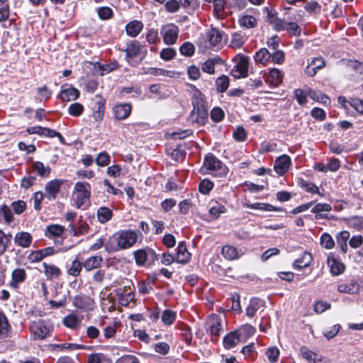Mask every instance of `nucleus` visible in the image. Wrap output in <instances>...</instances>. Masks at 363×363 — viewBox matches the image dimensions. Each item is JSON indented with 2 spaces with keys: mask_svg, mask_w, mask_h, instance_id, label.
Wrapping results in <instances>:
<instances>
[{
  "mask_svg": "<svg viewBox=\"0 0 363 363\" xmlns=\"http://www.w3.org/2000/svg\"><path fill=\"white\" fill-rule=\"evenodd\" d=\"M138 240L137 232L132 230H121L115 233L105 243L108 252H115L133 247Z\"/></svg>",
  "mask_w": 363,
  "mask_h": 363,
  "instance_id": "1",
  "label": "nucleus"
},
{
  "mask_svg": "<svg viewBox=\"0 0 363 363\" xmlns=\"http://www.w3.org/2000/svg\"><path fill=\"white\" fill-rule=\"evenodd\" d=\"M190 87L193 90L191 98L193 109L188 120L191 123L203 125L208 121L207 104L205 96L194 85L191 84Z\"/></svg>",
  "mask_w": 363,
  "mask_h": 363,
  "instance_id": "2",
  "label": "nucleus"
},
{
  "mask_svg": "<svg viewBox=\"0 0 363 363\" xmlns=\"http://www.w3.org/2000/svg\"><path fill=\"white\" fill-rule=\"evenodd\" d=\"M91 196V185L84 182H77L73 189V200L77 208L88 206Z\"/></svg>",
  "mask_w": 363,
  "mask_h": 363,
  "instance_id": "3",
  "label": "nucleus"
},
{
  "mask_svg": "<svg viewBox=\"0 0 363 363\" xmlns=\"http://www.w3.org/2000/svg\"><path fill=\"white\" fill-rule=\"evenodd\" d=\"M203 167L215 177H225L228 172V167L213 154L206 156Z\"/></svg>",
  "mask_w": 363,
  "mask_h": 363,
  "instance_id": "4",
  "label": "nucleus"
},
{
  "mask_svg": "<svg viewBox=\"0 0 363 363\" xmlns=\"http://www.w3.org/2000/svg\"><path fill=\"white\" fill-rule=\"evenodd\" d=\"M227 41L226 34L216 28H212L206 33V42L211 48L220 49Z\"/></svg>",
  "mask_w": 363,
  "mask_h": 363,
  "instance_id": "5",
  "label": "nucleus"
},
{
  "mask_svg": "<svg viewBox=\"0 0 363 363\" xmlns=\"http://www.w3.org/2000/svg\"><path fill=\"white\" fill-rule=\"evenodd\" d=\"M235 65L231 70L232 75L237 79L247 76L249 57L243 55H238L234 59Z\"/></svg>",
  "mask_w": 363,
  "mask_h": 363,
  "instance_id": "6",
  "label": "nucleus"
},
{
  "mask_svg": "<svg viewBox=\"0 0 363 363\" xmlns=\"http://www.w3.org/2000/svg\"><path fill=\"white\" fill-rule=\"evenodd\" d=\"M179 33L177 26L174 23L163 25L160 29V34L164 43L166 45H174L177 43Z\"/></svg>",
  "mask_w": 363,
  "mask_h": 363,
  "instance_id": "7",
  "label": "nucleus"
},
{
  "mask_svg": "<svg viewBox=\"0 0 363 363\" xmlns=\"http://www.w3.org/2000/svg\"><path fill=\"white\" fill-rule=\"evenodd\" d=\"M206 330L211 335L215 337H218L220 331L223 330L221 316L217 314L210 315L206 320Z\"/></svg>",
  "mask_w": 363,
  "mask_h": 363,
  "instance_id": "8",
  "label": "nucleus"
},
{
  "mask_svg": "<svg viewBox=\"0 0 363 363\" xmlns=\"http://www.w3.org/2000/svg\"><path fill=\"white\" fill-rule=\"evenodd\" d=\"M73 306L83 311H90L95 308V301L89 296L80 294L75 296L72 300Z\"/></svg>",
  "mask_w": 363,
  "mask_h": 363,
  "instance_id": "9",
  "label": "nucleus"
},
{
  "mask_svg": "<svg viewBox=\"0 0 363 363\" xmlns=\"http://www.w3.org/2000/svg\"><path fill=\"white\" fill-rule=\"evenodd\" d=\"M63 181L61 179H53L48 182L45 186V196L49 201H54L60 191Z\"/></svg>",
  "mask_w": 363,
  "mask_h": 363,
  "instance_id": "10",
  "label": "nucleus"
},
{
  "mask_svg": "<svg viewBox=\"0 0 363 363\" xmlns=\"http://www.w3.org/2000/svg\"><path fill=\"white\" fill-rule=\"evenodd\" d=\"M27 278V273L24 269L16 268L11 272V279L9 283V286L14 289L17 290L19 288V285L23 283Z\"/></svg>",
  "mask_w": 363,
  "mask_h": 363,
  "instance_id": "11",
  "label": "nucleus"
},
{
  "mask_svg": "<svg viewBox=\"0 0 363 363\" xmlns=\"http://www.w3.org/2000/svg\"><path fill=\"white\" fill-rule=\"evenodd\" d=\"M30 330L35 335V337L38 339L46 337L50 333L49 328L42 320L33 321L30 325Z\"/></svg>",
  "mask_w": 363,
  "mask_h": 363,
  "instance_id": "12",
  "label": "nucleus"
},
{
  "mask_svg": "<svg viewBox=\"0 0 363 363\" xmlns=\"http://www.w3.org/2000/svg\"><path fill=\"white\" fill-rule=\"evenodd\" d=\"M291 164V159L286 155H283L277 158L274 162V170L275 172L279 174H284Z\"/></svg>",
  "mask_w": 363,
  "mask_h": 363,
  "instance_id": "13",
  "label": "nucleus"
},
{
  "mask_svg": "<svg viewBox=\"0 0 363 363\" xmlns=\"http://www.w3.org/2000/svg\"><path fill=\"white\" fill-rule=\"evenodd\" d=\"M55 252L52 247H48L42 250L33 251L28 255V259L31 262H38L43 258L54 255Z\"/></svg>",
  "mask_w": 363,
  "mask_h": 363,
  "instance_id": "14",
  "label": "nucleus"
},
{
  "mask_svg": "<svg viewBox=\"0 0 363 363\" xmlns=\"http://www.w3.org/2000/svg\"><path fill=\"white\" fill-rule=\"evenodd\" d=\"M113 112L116 120H124L130 114L131 106L128 104H117L113 106Z\"/></svg>",
  "mask_w": 363,
  "mask_h": 363,
  "instance_id": "15",
  "label": "nucleus"
},
{
  "mask_svg": "<svg viewBox=\"0 0 363 363\" xmlns=\"http://www.w3.org/2000/svg\"><path fill=\"white\" fill-rule=\"evenodd\" d=\"M191 255L188 251L186 245L181 242L177 248L176 262L179 264H186L190 261Z\"/></svg>",
  "mask_w": 363,
  "mask_h": 363,
  "instance_id": "16",
  "label": "nucleus"
},
{
  "mask_svg": "<svg viewBox=\"0 0 363 363\" xmlns=\"http://www.w3.org/2000/svg\"><path fill=\"white\" fill-rule=\"evenodd\" d=\"M33 240L32 235L28 232H19L14 237V242L16 245L26 248L28 247Z\"/></svg>",
  "mask_w": 363,
  "mask_h": 363,
  "instance_id": "17",
  "label": "nucleus"
},
{
  "mask_svg": "<svg viewBox=\"0 0 363 363\" xmlns=\"http://www.w3.org/2000/svg\"><path fill=\"white\" fill-rule=\"evenodd\" d=\"M209 206V215L214 220L218 219L221 214L227 211L225 206L216 201H211Z\"/></svg>",
  "mask_w": 363,
  "mask_h": 363,
  "instance_id": "18",
  "label": "nucleus"
},
{
  "mask_svg": "<svg viewBox=\"0 0 363 363\" xmlns=\"http://www.w3.org/2000/svg\"><path fill=\"white\" fill-rule=\"evenodd\" d=\"M241 341V337H240V335L235 330L224 337L223 346L225 349L230 350L235 347Z\"/></svg>",
  "mask_w": 363,
  "mask_h": 363,
  "instance_id": "19",
  "label": "nucleus"
},
{
  "mask_svg": "<svg viewBox=\"0 0 363 363\" xmlns=\"http://www.w3.org/2000/svg\"><path fill=\"white\" fill-rule=\"evenodd\" d=\"M359 290V285L357 281L352 279L349 283L340 284L337 286V291L340 293H346L349 294H355Z\"/></svg>",
  "mask_w": 363,
  "mask_h": 363,
  "instance_id": "20",
  "label": "nucleus"
},
{
  "mask_svg": "<svg viewBox=\"0 0 363 363\" xmlns=\"http://www.w3.org/2000/svg\"><path fill=\"white\" fill-rule=\"evenodd\" d=\"M134 257L135 259V262L139 266H143L145 264L147 257L155 256V252L151 249H141L134 252L133 253Z\"/></svg>",
  "mask_w": 363,
  "mask_h": 363,
  "instance_id": "21",
  "label": "nucleus"
},
{
  "mask_svg": "<svg viewBox=\"0 0 363 363\" xmlns=\"http://www.w3.org/2000/svg\"><path fill=\"white\" fill-rule=\"evenodd\" d=\"M43 267L44 268V274L49 280L58 279L62 274L60 269L54 264H48L46 262H43Z\"/></svg>",
  "mask_w": 363,
  "mask_h": 363,
  "instance_id": "22",
  "label": "nucleus"
},
{
  "mask_svg": "<svg viewBox=\"0 0 363 363\" xmlns=\"http://www.w3.org/2000/svg\"><path fill=\"white\" fill-rule=\"evenodd\" d=\"M143 28V24L141 21L134 20L129 22L125 26V30L128 35L134 38L139 35Z\"/></svg>",
  "mask_w": 363,
  "mask_h": 363,
  "instance_id": "23",
  "label": "nucleus"
},
{
  "mask_svg": "<svg viewBox=\"0 0 363 363\" xmlns=\"http://www.w3.org/2000/svg\"><path fill=\"white\" fill-rule=\"evenodd\" d=\"M79 91L72 86L62 89L60 94V97L63 101H70L76 100L79 96Z\"/></svg>",
  "mask_w": 363,
  "mask_h": 363,
  "instance_id": "24",
  "label": "nucleus"
},
{
  "mask_svg": "<svg viewBox=\"0 0 363 363\" xmlns=\"http://www.w3.org/2000/svg\"><path fill=\"white\" fill-rule=\"evenodd\" d=\"M328 265L330 269L331 274L335 276L340 275L345 271L344 264L333 257H328Z\"/></svg>",
  "mask_w": 363,
  "mask_h": 363,
  "instance_id": "25",
  "label": "nucleus"
},
{
  "mask_svg": "<svg viewBox=\"0 0 363 363\" xmlns=\"http://www.w3.org/2000/svg\"><path fill=\"white\" fill-rule=\"evenodd\" d=\"M313 261V257L311 254L305 252L301 256L296 259L293 264L294 268L296 269H301L303 268H306L310 265L311 262Z\"/></svg>",
  "mask_w": 363,
  "mask_h": 363,
  "instance_id": "26",
  "label": "nucleus"
},
{
  "mask_svg": "<svg viewBox=\"0 0 363 363\" xmlns=\"http://www.w3.org/2000/svg\"><path fill=\"white\" fill-rule=\"evenodd\" d=\"M301 356L309 363H317L322 362V358L318 354L313 352L308 347L303 346L300 349Z\"/></svg>",
  "mask_w": 363,
  "mask_h": 363,
  "instance_id": "27",
  "label": "nucleus"
},
{
  "mask_svg": "<svg viewBox=\"0 0 363 363\" xmlns=\"http://www.w3.org/2000/svg\"><path fill=\"white\" fill-rule=\"evenodd\" d=\"M103 258L100 255L91 256L87 258L83 263V267L86 271L98 269L101 265Z\"/></svg>",
  "mask_w": 363,
  "mask_h": 363,
  "instance_id": "28",
  "label": "nucleus"
},
{
  "mask_svg": "<svg viewBox=\"0 0 363 363\" xmlns=\"http://www.w3.org/2000/svg\"><path fill=\"white\" fill-rule=\"evenodd\" d=\"M82 320L77 315L70 313L63 318L62 323L66 327L75 330L80 326Z\"/></svg>",
  "mask_w": 363,
  "mask_h": 363,
  "instance_id": "29",
  "label": "nucleus"
},
{
  "mask_svg": "<svg viewBox=\"0 0 363 363\" xmlns=\"http://www.w3.org/2000/svg\"><path fill=\"white\" fill-rule=\"evenodd\" d=\"M264 303L262 300L257 298H253L250 301V303L246 308L247 316L252 318L255 316L257 311L262 307Z\"/></svg>",
  "mask_w": 363,
  "mask_h": 363,
  "instance_id": "30",
  "label": "nucleus"
},
{
  "mask_svg": "<svg viewBox=\"0 0 363 363\" xmlns=\"http://www.w3.org/2000/svg\"><path fill=\"white\" fill-rule=\"evenodd\" d=\"M142 45L137 40H133L127 45L125 50L126 58H132L136 57L140 52Z\"/></svg>",
  "mask_w": 363,
  "mask_h": 363,
  "instance_id": "31",
  "label": "nucleus"
},
{
  "mask_svg": "<svg viewBox=\"0 0 363 363\" xmlns=\"http://www.w3.org/2000/svg\"><path fill=\"white\" fill-rule=\"evenodd\" d=\"M97 218L100 223L104 224L109 221L113 217L112 211L105 206L99 207L96 212Z\"/></svg>",
  "mask_w": 363,
  "mask_h": 363,
  "instance_id": "32",
  "label": "nucleus"
},
{
  "mask_svg": "<svg viewBox=\"0 0 363 363\" xmlns=\"http://www.w3.org/2000/svg\"><path fill=\"white\" fill-rule=\"evenodd\" d=\"M332 209V207L330 204L324 203H318L315 204L313 208L311 209V211L315 214V218L316 219H321L326 217L324 214H323V212H329Z\"/></svg>",
  "mask_w": 363,
  "mask_h": 363,
  "instance_id": "33",
  "label": "nucleus"
},
{
  "mask_svg": "<svg viewBox=\"0 0 363 363\" xmlns=\"http://www.w3.org/2000/svg\"><path fill=\"white\" fill-rule=\"evenodd\" d=\"M221 62L222 60L218 57L210 58L202 64L201 69L204 72L212 74L215 72V65Z\"/></svg>",
  "mask_w": 363,
  "mask_h": 363,
  "instance_id": "34",
  "label": "nucleus"
},
{
  "mask_svg": "<svg viewBox=\"0 0 363 363\" xmlns=\"http://www.w3.org/2000/svg\"><path fill=\"white\" fill-rule=\"evenodd\" d=\"M282 81V75L279 69H271L267 77V82H270L273 86H278Z\"/></svg>",
  "mask_w": 363,
  "mask_h": 363,
  "instance_id": "35",
  "label": "nucleus"
},
{
  "mask_svg": "<svg viewBox=\"0 0 363 363\" xmlns=\"http://www.w3.org/2000/svg\"><path fill=\"white\" fill-rule=\"evenodd\" d=\"M222 255L228 260L235 259L239 257L237 248L231 245L224 246L222 248Z\"/></svg>",
  "mask_w": 363,
  "mask_h": 363,
  "instance_id": "36",
  "label": "nucleus"
},
{
  "mask_svg": "<svg viewBox=\"0 0 363 363\" xmlns=\"http://www.w3.org/2000/svg\"><path fill=\"white\" fill-rule=\"evenodd\" d=\"M11 234H6L0 229V256L6 251L9 244L11 240Z\"/></svg>",
  "mask_w": 363,
  "mask_h": 363,
  "instance_id": "37",
  "label": "nucleus"
},
{
  "mask_svg": "<svg viewBox=\"0 0 363 363\" xmlns=\"http://www.w3.org/2000/svg\"><path fill=\"white\" fill-rule=\"evenodd\" d=\"M271 58V53L266 48L258 50L255 55L256 62L264 65Z\"/></svg>",
  "mask_w": 363,
  "mask_h": 363,
  "instance_id": "38",
  "label": "nucleus"
},
{
  "mask_svg": "<svg viewBox=\"0 0 363 363\" xmlns=\"http://www.w3.org/2000/svg\"><path fill=\"white\" fill-rule=\"evenodd\" d=\"M255 331V329L249 324L241 326L238 330H236L238 334L241 337V340H243L250 336H252Z\"/></svg>",
  "mask_w": 363,
  "mask_h": 363,
  "instance_id": "39",
  "label": "nucleus"
},
{
  "mask_svg": "<svg viewBox=\"0 0 363 363\" xmlns=\"http://www.w3.org/2000/svg\"><path fill=\"white\" fill-rule=\"evenodd\" d=\"M87 363H112V362L106 355L96 353L89 356Z\"/></svg>",
  "mask_w": 363,
  "mask_h": 363,
  "instance_id": "40",
  "label": "nucleus"
},
{
  "mask_svg": "<svg viewBox=\"0 0 363 363\" xmlns=\"http://www.w3.org/2000/svg\"><path fill=\"white\" fill-rule=\"evenodd\" d=\"M34 170L40 176L48 177L50 173V168L45 167L41 162H35L33 164Z\"/></svg>",
  "mask_w": 363,
  "mask_h": 363,
  "instance_id": "41",
  "label": "nucleus"
},
{
  "mask_svg": "<svg viewBox=\"0 0 363 363\" xmlns=\"http://www.w3.org/2000/svg\"><path fill=\"white\" fill-rule=\"evenodd\" d=\"M64 231V228L60 225H52L47 228L45 234L48 237H60Z\"/></svg>",
  "mask_w": 363,
  "mask_h": 363,
  "instance_id": "42",
  "label": "nucleus"
},
{
  "mask_svg": "<svg viewBox=\"0 0 363 363\" xmlns=\"http://www.w3.org/2000/svg\"><path fill=\"white\" fill-rule=\"evenodd\" d=\"M247 207L251 209H257L265 211H279V209L274 206L264 203H255L247 205Z\"/></svg>",
  "mask_w": 363,
  "mask_h": 363,
  "instance_id": "43",
  "label": "nucleus"
},
{
  "mask_svg": "<svg viewBox=\"0 0 363 363\" xmlns=\"http://www.w3.org/2000/svg\"><path fill=\"white\" fill-rule=\"evenodd\" d=\"M217 90L219 92H225L229 86V78L225 75L219 77L216 81Z\"/></svg>",
  "mask_w": 363,
  "mask_h": 363,
  "instance_id": "44",
  "label": "nucleus"
},
{
  "mask_svg": "<svg viewBox=\"0 0 363 363\" xmlns=\"http://www.w3.org/2000/svg\"><path fill=\"white\" fill-rule=\"evenodd\" d=\"M82 263L77 259V258H76L72 261L71 266L67 270V273L68 274L76 277L79 275L82 271Z\"/></svg>",
  "mask_w": 363,
  "mask_h": 363,
  "instance_id": "45",
  "label": "nucleus"
},
{
  "mask_svg": "<svg viewBox=\"0 0 363 363\" xmlns=\"http://www.w3.org/2000/svg\"><path fill=\"white\" fill-rule=\"evenodd\" d=\"M241 26L246 28H254L257 25V20L252 16H244L239 20Z\"/></svg>",
  "mask_w": 363,
  "mask_h": 363,
  "instance_id": "46",
  "label": "nucleus"
},
{
  "mask_svg": "<svg viewBox=\"0 0 363 363\" xmlns=\"http://www.w3.org/2000/svg\"><path fill=\"white\" fill-rule=\"evenodd\" d=\"M320 245L322 247L325 249H332L335 245V242L332 236L327 233H324L320 237Z\"/></svg>",
  "mask_w": 363,
  "mask_h": 363,
  "instance_id": "47",
  "label": "nucleus"
},
{
  "mask_svg": "<svg viewBox=\"0 0 363 363\" xmlns=\"http://www.w3.org/2000/svg\"><path fill=\"white\" fill-rule=\"evenodd\" d=\"M347 224L350 227L356 229H363V217L360 216H352L347 219Z\"/></svg>",
  "mask_w": 363,
  "mask_h": 363,
  "instance_id": "48",
  "label": "nucleus"
},
{
  "mask_svg": "<svg viewBox=\"0 0 363 363\" xmlns=\"http://www.w3.org/2000/svg\"><path fill=\"white\" fill-rule=\"evenodd\" d=\"M10 325L8 320L3 313L0 311V337H4L7 335Z\"/></svg>",
  "mask_w": 363,
  "mask_h": 363,
  "instance_id": "49",
  "label": "nucleus"
},
{
  "mask_svg": "<svg viewBox=\"0 0 363 363\" xmlns=\"http://www.w3.org/2000/svg\"><path fill=\"white\" fill-rule=\"evenodd\" d=\"M0 217L4 218L6 223H10L13 220V213L11 208L6 205H2L0 207Z\"/></svg>",
  "mask_w": 363,
  "mask_h": 363,
  "instance_id": "50",
  "label": "nucleus"
},
{
  "mask_svg": "<svg viewBox=\"0 0 363 363\" xmlns=\"http://www.w3.org/2000/svg\"><path fill=\"white\" fill-rule=\"evenodd\" d=\"M213 183L207 179H203L199 185V190L203 194H208L212 190Z\"/></svg>",
  "mask_w": 363,
  "mask_h": 363,
  "instance_id": "51",
  "label": "nucleus"
},
{
  "mask_svg": "<svg viewBox=\"0 0 363 363\" xmlns=\"http://www.w3.org/2000/svg\"><path fill=\"white\" fill-rule=\"evenodd\" d=\"M95 161L99 166L104 167L110 163L111 157L106 152H101L97 155Z\"/></svg>",
  "mask_w": 363,
  "mask_h": 363,
  "instance_id": "52",
  "label": "nucleus"
},
{
  "mask_svg": "<svg viewBox=\"0 0 363 363\" xmlns=\"http://www.w3.org/2000/svg\"><path fill=\"white\" fill-rule=\"evenodd\" d=\"M97 13L100 19L108 20L113 16V11L110 7L102 6L97 9Z\"/></svg>",
  "mask_w": 363,
  "mask_h": 363,
  "instance_id": "53",
  "label": "nucleus"
},
{
  "mask_svg": "<svg viewBox=\"0 0 363 363\" xmlns=\"http://www.w3.org/2000/svg\"><path fill=\"white\" fill-rule=\"evenodd\" d=\"M300 184L301 186L306 191L311 194H318L321 196H323V194L319 191L318 187L314 184L302 180L300 182Z\"/></svg>",
  "mask_w": 363,
  "mask_h": 363,
  "instance_id": "54",
  "label": "nucleus"
},
{
  "mask_svg": "<svg viewBox=\"0 0 363 363\" xmlns=\"http://www.w3.org/2000/svg\"><path fill=\"white\" fill-rule=\"evenodd\" d=\"M176 318V313L171 310H165L162 315V321L166 325H172Z\"/></svg>",
  "mask_w": 363,
  "mask_h": 363,
  "instance_id": "55",
  "label": "nucleus"
},
{
  "mask_svg": "<svg viewBox=\"0 0 363 363\" xmlns=\"http://www.w3.org/2000/svg\"><path fill=\"white\" fill-rule=\"evenodd\" d=\"M179 51L183 55L191 56L194 53L195 48L192 43L186 42L180 46Z\"/></svg>",
  "mask_w": 363,
  "mask_h": 363,
  "instance_id": "56",
  "label": "nucleus"
},
{
  "mask_svg": "<svg viewBox=\"0 0 363 363\" xmlns=\"http://www.w3.org/2000/svg\"><path fill=\"white\" fill-rule=\"evenodd\" d=\"M265 354L269 362H275L278 359L280 352L277 347H272L267 350Z\"/></svg>",
  "mask_w": 363,
  "mask_h": 363,
  "instance_id": "57",
  "label": "nucleus"
},
{
  "mask_svg": "<svg viewBox=\"0 0 363 363\" xmlns=\"http://www.w3.org/2000/svg\"><path fill=\"white\" fill-rule=\"evenodd\" d=\"M175 55L176 51L172 48H164L160 52V57L165 61H169L173 59Z\"/></svg>",
  "mask_w": 363,
  "mask_h": 363,
  "instance_id": "58",
  "label": "nucleus"
},
{
  "mask_svg": "<svg viewBox=\"0 0 363 363\" xmlns=\"http://www.w3.org/2000/svg\"><path fill=\"white\" fill-rule=\"evenodd\" d=\"M224 115V111L219 107H214L211 111V118L214 122L221 121Z\"/></svg>",
  "mask_w": 363,
  "mask_h": 363,
  "instance_id": "59",
  "label": "nucleus"
},
{
  "mask_svg": "<svg viewBox=\"0 0 363 363\" xmlns=\"http://www.w3.org/2000/svg\"><path fill=\"white\" fill-rule=\"evenodd\" d=\"M286 30L289 35L294 36H299L301 32V29L299 26L294 22L288 23Z\"/></svg>",
  "mask_w": 363,
  "mask_h": 363,
  "instance_id": "60",
  "label": "nucleus"
},
{
  "mask_svg": "<svg viewBox=\"0 0 363 363\" xmlns=\"http://www.w3.org/2000/svg\"><path fill=\"white\" fill-rule=\"evenodd\" d=\"M84 110L83 106L79 103H74L69 106L68 108L69 113L73 116H79Z\"/></svg>",
  "mask_w": 363,
  "mask_h": 363,
  "instance_id": "61",
  "label": "nucleus"
},
{
  "mask_svg": "<svg viewBox=\"0 0 363 363\" xmlns=\"http://www.w3.org/2000/svg\"><path fill=\"white\" fill-rule=\"evenodd\" d=\"M247 133L242 127L237 128L233 134V138L238 142H242L246 139Z\"/></svg>",
  "mask_w": 363,
  "mask_h": 363,
  "instance_id": "62",
  "label": "nucleus"
},
{
  "mask_svg": "<svg viewBox=\"0 0 363 363\" xmlns=\"http://www.w3.org/2000/svg\"><path fill=\"white\" fill-rule=\"evenodd\" d=\"M244 43L243 37L239 33H234L230 41L231 47L234 48H240Z\"/></svg>",
  "mask_w": 363,
  "mask_h": 363,
  "instance_id": "63",
  "label": "nucleus"
},
{
  "mask_svg": "<svg viewBox=\"0 0 363 363\" xmlns=\"http://www.w3.org/2000/svg\"><path fill=\"white\" fill-rule=\"evenodd\" d=\"M349 104L351 107L354 108L357 112L363 114V101L359 99H351L349 101Z\"/></svg>",
  "mask_w": 363,
  "mask_h": 363,
  "instance_id": "64",
  "label": "nucleus"
}]
</instances>
